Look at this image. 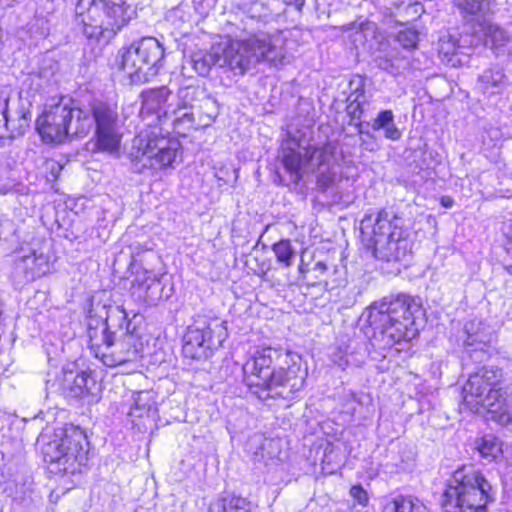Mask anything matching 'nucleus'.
Returning a JSON list of instances; mask_svg holds the SVG:
<instances>
[{"instance_id": "obj_1", "label": "nucleus", "mask_w": 512, "mask_h": 512, "mask_svg": "<svg viewBox=\"0 0 512 512\" xmlns=\"http://www.w3.org/2000/svg\"><path fill=\"white\" fill-rule=\"evenodd\" d=\"M88 112L72 106L70 101L60 100L47 105L36 126L41 138L47 143H61L69 135L86 136L95 124V147L100 152L118 155L122 131L118 113L114 106L96 102Z\"/></svg>"}, {"instance_id": "obj_2", "label": "nucleus", "mask_w": 512, "mask_h": 512, "mask_svg": "<svg viewBox=\"0 0 512 512\" xmlns=\"http://www.w3.org/2000/svg\"><path fill=\"white\" fill-rule=\"evenodd\" d=\"M171 93L166 87L149 90L141 94L140 117L143 127L133 139L130 152L133 161L142 162V167L155 170L173 168L181 148L180 142L168 137L162 125L168 122Z\"/></svg>"}, {"instance_id": "obj_3", "label": "nucleus", "mask_w": 512, "mask_h": 512, "mask_svg": "<svg viewBox=\"0 0 512 512\" xmlns=\"http://www.w3.org/2000/svg\"><path fill=\"white\" fill-rule=\"evenodd\" d=\"M242 371L245 384L261 400H291L304 387L307 377V368L298 353L271 347L256 350Z\"/></svg>"}, {"instance_id": "obj_4", "label": "nucleus", "mask_w": 512, "mask_h": 512, "mask_svg": "<svg viewBox=\"0 0 512 512\" xmlns=\"http://www.w3.org/2000/svg\"><path fill=\"white\" fill-rule=\"evenodd\" d=\"M260 62L273 67L285 64L286 55L279 38L261 34L246 40L226 39L212 45L209 51L193 54L191 58L194 70L201 76L208 75L212 66L243 75Z\"/></svg>"}, {"instance_id": "obj_5", "label": "nucleus", "mask_w": 512, "mask_h": 512, "mask_svg": "<svg viewBox=\"0 0 512 512\" xmlns=\"http://www.w3.org/2000/svg\"><path fill=\"white\" fill-rule=\"evenodd\" d=\"M418 303L408 295H398L388 300L374 302L368 308L367 321L372 328L371 344L378 349L390 348L402 340H410L418 334Z\"/></svg>"}, {"instance_id": "obj_6", "label": "nucleus", "mask_w": 512, "mask_h": 512, "mask_svg": "<svg viewBox=\"0 0 512 512\" xmlns=\"http://www.w3.org/2000/svg\"><path fill=\"white\" fill-rule=\"evenodd\" d=\"M76 18L90 39L113 38L135 15L125 0H77Z\"/></svg>"}, {"instance_id": "obj_7", "label": "nucleus", "mask_w": 512, "mask_h": 512, "mask_svg": "<svg viewBox=\"0 0 512 512\" xmlns=\"http://www.w3.org/2000/svg\"><path fill=\"white\" fill-rule=\"evenodd\" d=\"M502 370L497 367H482L471 374L462 388L464 405L473 413L482 409L492 413L503 425L512 423V411L503 397L500 382Z\"/></svg>"}, {"instance_id": "obj_8", "label": "nucleus", "mask_w": 512, "mask_h": 512, "mask_svg": "<svg viewBox=\"0 0 512 512\" xmlns=\"http://www.w3.org/2000/svg\"><path fill=\"white\" fill-rule=\"evenodd\" d=\"M446 512H485L494 500L490 483L471 466L457 469L448 480L443 494Z\"/></svg>"}, {"instance_id": "obj_9", "label": "nucleus", "mask_w": 512, "mask_h": 512, "mask_svg": "<svg viewBox=\"0 0 512 512\" xmlns=\"http://www.w3.org/2000/svg\"><path fill=\"white\" fill-rule=\"evenodd\" d=\"M41 452L51 473H81L88 463L87 437L77 427L59 428L52 439L44 442Z\"/></svg>"}, {"instance_id": "obj_10", "label": "nucleus", "mask_w": 512, "mask_h": 512, "mask_svg": "<svg viewBox=\"0 0 512 512\" xmlns=\"http://www.w3.org/2000/svg\"><path fill=\"white\" fill-rule=\"evenodd\" d=\"M303 150L304 154L292 147L283 149L282 163L285 170L290 174L291 179L294 182H298L302 177L303 170L313 171L318 169L317 183L321 189L326 190L336 183L340 172L336 146L332 143H327L319 148L303 147Z\"/></svg>"}, {"instance_id": "obj_11", "label": "nucleus", "mask_w": 512, "mask_h": 512, "mask_svg": "<svg viewBox=\"0 0 512 512\" xmlns=\"http://www.w3.org/2000/svg\"><path fill=\"white\" fill-rule=\"evenodd\" d=\"M164 47L154 37H143L119 50L117 63L132 82H147L163 66Z\"/></svg>"}, {"instance_id": "obj_12", "label": "nucleus", "mask_w": 512, "mask_h": 512, "mask_svg": "<svg viewBox=\"0 0 512 512\" xmlns=\"http://www.w3.org/2000/svg\"><path fill=\"white\" fill-rule=\"evenodd\" d=\"M228 336L226 322L210 314H198L187 327L183 354L191 359L208 358Z\"/></svg>"}, {"instance_id": "obj_13", "label": "nucleus", "mask_w": 512, "mask_h": 512, "mask_svg": "<svg viewBox=\"0 0 512 512\" xmlns=\"http://www.w3.org/2000/svg\"><path fill=\"white\" fill-rule=\"evenodd\" d=\"M360 229L363 237L371 245H377V250L385 256H387V250L384 249V244L387 240L405 234L402 219L385 210L379 211L375 216L366 215L361 221ZM388 255L391 254L388 253Z\"/></svg>"}, {"instance_id": "obj_14", "label": "nucleus", "mask_w": 512, "mask_h": 512, "mask_svg": "<svg viewBox=\"0 0 512 512\" xmlns=\"http://www.w3.org/2000/svg\"><path fill=\"white\" fill-rule=\"evenodd\" d=\"M53 269L49 248L44 245L23 247L14 262V277L25 284L41 278Z\"/></svg>"}, {"instance_id": "obj_15", "label": "nucleus", "mask_w": 512, "mask_h": 512, "mask_svg": "<svg viewBox=\"0 0 512 512\" xmlns=\"http://www.w3.org/2000/svg\"><path fill=\"white\" fill-rule=\"evenodd\" d=\"M467 335L466 353L476 361H483L488 356L490 343L494 339V329L483 319L474 318L464 326Z\"/></svg>"}, {"instance_id": "obj_16", "label": "nucleus", "mask_w": 512, "mask_h": 512, "mask_svg": "<svg viewBox=\"0 0 512 512\" xmlns=\"http://www.w3.org/2000/svg\"><path fill=\"white\" fill-rule=\"evenodd\" d=\"M60 391L68 398L97 397L100 386L91 373L78 370H66L59 379Z\"/></svg>"}, {"instance_id": "obj_17", "label": "nucleus", "mask_w": 512, "mask_h": 512, "mask_svg": "<svg viewBox=\"0 0 512 512\" xmlns=\"http://www.w3.org/2000/svg\"><path fill=\"white\" fill-rule=\"evenodd\" d=\"M30 121L31 114L24 102L19 100L16 110L9 109L7 95L0 93V137L6 131L10 132L11 137L24 134Z\"/></svg>"}, {"instance_id": "obj_18", "label": "nucleus", "mask_w": 512, "mask_h": 512, "mask_svg": "<svg viewBox=\"0 0 512 512\" xmlns=\"http://www.w3.org/2000/svg\"><path fill=\"white\" fill-rule=\"evenodd\" d=\"M88 318L87 336L89 347L94 356L104 362V358H106L115 340L114 332L110 330L111 327L101 317L95 318L92 315V311H89Z\"/></svg>"}, {"instance_id": "obj_19", "label": "nucleus", "mask_w": 512, "mask_h": 512, "mask_svg": "<svg viewBox=\"0 0 512 512\" xmlns=\"http://www.w3.org/2000/svg\"><path fill=\"white\" fill-rule=\"evenodd\" d=\"M139 356L137 340L135 336L129 332L124 337L114 340L111 349L104 358V364L109 367L122 365L126 362L134 361Z\"/></svg>"}, {"instance_id": "obj_20", "label": "nucleus", "mask_w": 512, "mask_h": 512, "mask_svg": "<svg viewBox=\"0 0 512 512\" xmlns=\"http://www.w3.org/2000/svg\"><path fill=\"white\" fill-rule=\"evenodd\" d=\"M355 85V90L349 96V104L347 106V112L351 117V124H354L359 134L372 137L365 129L369 126L368 122H362L361 119L364 114V105L366 98L363 93V79L357 77L350 82V87Z\"/></svg>"}, {"instance_id": "obj_21", "label": "nucleus", "mask_w": 512, "mask_h": 512, "mask_svg": "<svg viewBox=\"0 0 512 512\" xmlns=\"http://www.w3.org/2000/svg\"><path fill=\"white\" fill-rule=\"evenodd\" d=\"M463 17L477 25L487 20L494 13V0H454Z\"/></svg>"}, {"instance_id": "obj_22", "label": "nucleus", "mask_w": 512, "mask_h": 512, "mask_svg": "<svg viewBox=\"0 0 512 512\" xmlns=\"http://www.w3.org/2000/svg\"><path fill=\"white\" fill-rule=\"evenodd\" d=\"M508 86V79L501 68H489L479 75L476 88L485 97L500 95Z\"/></svg>"}, {"instance_id": "obj_23", "label": "nucleus", "mask_w": 512, "mask_h": 512, "mask_svg": "<svg viewBox=\"0 0 512 512\" xmlns=\"http://www.w3.org/2000/svg\"><path fill=\"white\" fill-rule=\"evenodd\" d=\"M478 27L479 29L475 32L481 33L484 45L490 47L496 53H499L510 40L509 35L503 28L488 20L480 23Z\"/></svg>"}, {"instance_id": "obj_24", "label": "nucleus", "mask_w": 512, "mask_h": 512, "mask_svg": "<svg viewBox=\"0 0 512 512\" xmlns=\"http://www.w3.org/2000/svg\"><path fill=\"white\" fill-rule=\"evenodd\" d=\"M373 246L374 256L380 260H384L387 262L390 261H406L409 257L410 253V244L405 235H401V237H395L393 239H388L387 243L384 244V249L387 250V253L391 255L385 256L382 255L377 250V245Z\"/></svg>"}, {"instance_id": "obj_25", "label": "nucleus", "mask_w": 512, "mask_h": 512, "mask_svg": "<svg viewBox=\"0 0 512 512\" xmlns=\"http://www.w3.org/2000/svg\"><path fill=\"white\" fill-rule=\"evenodd\" d=\"M135 283L142 290L146 302L152 303L161 297L160 277L153 271L138 272Z\"/></svg>"}, {"instance_id": "obj_26", "label": "nucleus", "mask_w": 512, "mask_h": 512, "mask_svg": "<svg viewBox=\"0 0 512 512\" xmlns=\"http://www.w3.org/2000/svg\"><path fill=\"white\" fill-rule=\"evenodd\" d=\"M382 512H428V509L417 498L396 495L385 500Z\"/></svg>"}, {"instance_id": "obj_27", "label": "nucleus", "mask_w": 512, "mask_h": 512, "mask_svg": "<svg viewBox=\"0 0 512 512\" xmlns=\"http://www.w3.org/2000/svg\"><path fill=\"white\" fill-rule=\"evenodd\" d=\"M155 412L156 402L151 391H140L134 394L133 405L129 411V415L132 418L150 417Z\"/></svg>"}, {"instance_id": "obj_28", "label": "nucleus", "mask_w": 512, "mask_h": 512, "mask_svg": "<svg viewBox=\"0 0 512 512\" xmlns=\"http://www.w3.org/2000/svg\"><path fill=\"white\" fill-rule=\"evenodd\" d=\"M374 131L382 130L384 137L397 141L401 138V131L395 125L394 114L391 110H383L378 113L376 118L369 124Z\"/></svg>"}, {"instance_id": "obj_29", "label": "nucleus", "mask_w": 512, "mask_h": 512, "mask_svg": "<svg viewBox=\"0 0 512 512\" xmlns=\"http://www.w3.org/2000/svg\"><path fill=\"white\" fill-rule=\"evenodd\" d=\"M299 273L303 281H305L308 285H316L324 283L328 284L326 275L328 273V266L323 261H317L313 264L312 267H309L308 264H305L303 260L299 265Z\"/></svg>"}, {"instance_id": "obj_30", "label": "nucleus", "mask_w": 512, "mask_h": 512, "mask_svg": "<svg viewBox=\"0 0 512 512\" xmlns=\"http://www.w3.org/2000/svg\"><path fill=\"white\" fill-rule=\"evenodd\" d=\"M476 449L488 462L497 460L502 455L501 442L492 435H485L476 441Z\"/></svg>"}, {"instance_id": "obj_31", "label": "nucleus", "mask_w": 512, "mask_h": 512, "mask_svg": "<svg viewBox=\"0 0 512 512\" xmlns=\"http://www.w3.org/2000/svg\"><path fill=\"white\" fill-rule=\"evenodd\" d=\"M168 121H171L174 130L180 133L181 130H187L193 126L194 117L193 113L186 106L175 107L172 104V108H170Z\"/></svg>"}, {"instance_id": "obj_32", "label": "nucleus", "mask_w": 512, "mask_h": 512, "mask_svg": "<svg viewBox=\"0 0 512 512\" xmlns=\"http://www.w3.org/2000/svg\"><path fill=\"white\" fill-rule=\"evenodd\" d=\"M217 506V512H251V503L245 498L237 496L224 497Z\"/></svg>"}, {"instance_id": "obj_33", "label": "nucleus", "mask_w": 512, "mask_h": 512, "mask_svg": "<svg viewBox=\"0 0 512 512\" xmlns=\"http://www.w3.org/2000/svg\"><path fill=\"white\" fill-rule=\"evenodd\" d=\"M109 327H118L129 332L130 322L127 320V313L122 306H109L106 311V318L103 320Z\"/></svg>"}, {"instance_id": "obj_34", "label": "nucleus", "mask_w": 512, "mask_h": 512, "mask_svg": "<svg viewBox=\"0 0 512 512\" xmlns=\"http://www.w3.org/2000/svg\"><path fill=\"white\" fill-rule=\"evenodd\" d=\"M329 357L334 365H337L341 369H345L354 363V360L352 359L353 351H351L350 344L343 343L331 348Z\"/></svg>"}, {"instance_id": "obj_35", "label": "nucleus", "mask_w": 512, "mask_h": 512, "mask_svg": "<svg viewBox=\"0 0 512 512\" xmlns=\"http://www.w3.org/2000/svg\"><path fill=\"white\" fill-rule=\"evenodd\" d=\"M272 250L279 263L283 264L285 267L292 265L295 258V249L290 240H281L275 243Z\"/></svg>"}, {"instance_id": "obj_36", "label": "nucleus", "mask_w": 512, "mask_h": 512, "mask_svg": "<svg viewBox=\"0 0 512 512\" xmlns=\"http://www.w3.org/2000/svg\"><path fill=\"white\" fill-rule=\"evenodd\" d=\"M43 168L46 181L49 183L55 182L63 169L62 165L53 159L46 160L43 164Z\"/></svg>"}, {"instance_id": "obj_37", "label": "nucleus", "mask_w": 512, "mask_h": 512, "mask_svg": "<svg viewBox=\"0 0 512 512\" xmlns=\"http://www.w3.org/2000/svg\"><path fill=\"white\" fill-rule=\"evenodd\" d=\"M397 41L405 49L415 48L418 42V33L412 30L400 31L397 35Z\"/></svg>"}, {"instance_id": "obj_38", "label": "nucleus", "mask_w": 512, "mask_h": 512, "mask_svg": "<svg viewBox=\"0 0 512 512\" xmlns=\"http://www.w3.org/2000/svg\"><path fill=\"white\" fill-rule=\"evenodd\" d=\"M349 494L357 504L363 507L366 506L369 502L368 494L361 485L352 486Z\"/></svg>"}, {"instance_id": "obj_39", "label": "nucleus", "mask_w": 512, "mask_h": 512, "mask_svg": "<svg viewBox=\"0 0 512 512\" xmlns=\"http://www.w3.org/2000/svg\"><path fill=\"white\" fill-rule=\"evenodd\" d=\"M167 20L171 21L173 24L177 25L176 21H184V11L180 7H175L168 11Z\"/></svg>"}, {"instance_id": "obj_40", "label": "nucleus", "mask_w": 512, "mask_h": 512, "mask_svg": "<svg viewBox=\"0 0 512 512\" xmlns=\"http://www.w3.org/2000/svg\"><path fill=\"white\" fill-rule=\"evenodd\" d=\"M15 233L14 226L9 220L1 224L0 239L8 240L9 236Z\"/></svg>"}, {"instance_id": "obj_41", "label": "nucleus", "mask_w": 512, "mask_h": 512, "mask_svg": "<svg viewBox=\"0 0 512 512\" xmlns=\"http://www.w3.org/2000/svg\"><path fill=\"white\" fill-rule=\"evenodd\" d=\"M18 203L24 206L25 209L34 205L33 196L30 194H21L18 196Z\"/></svg>"}, {"instance_id": "obj_42", "label": "nucleus", "mask_w": 512, "mask_h": 512, "mask_svg": "<svg viewBox=\"0 0 512 512\" xmlns=\"http://www.w3.org/2000/svg\"><path fill=\"white\" fill-rule=\"evenodd\" d=\"M442 205L445 207H451L452 199L450 198H442Z\"/></svg>"}, {"instance_id": "obj_43", "label": "nucleus", "mask_w": 512, "mask_h": 512, "mask_svg": "<svg viewBox=\"0 0 512 512\" xmlns=\"http://www.w3.org/2000/svg\"><path fill=\"white\" fill-rule=\"evenodd\" d=\"M354 27H355V24L351 23V24L343 26V29H344V31H350V30L354 29Z\"/></svg>"}, {"instance_id": "obj_44", "label": "nucleus", "mask_w": 512, "mask_h": 512, "mask_svg": "<svg viewBox=\"0 0 512 512\" xmlns=\"http://www.w3.org/2000/svg\"><path fill=\"white\" fill-rule=\"evenodd\" d=\"M380 67H382L384 70H388L390 73H394L393 69L388 66V64L386 63L385 66H383L382 64H380Z\"/></svg>"}, {"instance_id": "obj_45", "label": "nucleus", "mask_w": 512, "mask_h": 512, "mask_svg": "<svg viewBox=\"0 0 512 512\" xmlns=\"http://www.w3.org/2000/svg\"><path fill=\"white\" fill-rule=\"evenodd\" d=\"M18 0H6L8 6H12L14 3H16Z\"/></svg>"}, {"instance_id": "obj_46", "label": "nucleus", "mask_w": 512, "mask_h": 512, "mask_svg": "<svg viewBox=\"0 0 512 512\" xmlns=\"http://www.w3.org/2000/svg\"><path fill=\"white\" fill-rule=\"evenodd\" d=\"M216 176H217L218 180H220V181H224L225 183H227V182H228V180H224L222 177L218 176V174H217Z\"/></svg>"}, {"instance_id": "obj_47", "label": "nucleus", "mask_w": 512, "mask_h": 512, "mask_svg": "<svg viewBox=\"0 0 512 512\" xmlns=\"http://www.w3.org/2000/svg\"><path fill=\"white\" fill-rule=\"evenodd\" d=\"M233 173L235 174L234 176V180L236 181V179L238 178V175H237V170H234Z\"/></svg>"}, {"instance_id": "obj_48", "label": "nucleus", "mask_w": 512, "mask_h": 512, "mask_svg": "<svg viewBox=\"0 0 512 512\" xmlns=\"http://www.w3.org/2000/svg\"><path fill=\"white\" fill-rule=\"evenodd\" d=\"M296 146L298 147V149L302 148L300 143H297Z\"/></svg>"}, {"instance_id": "obj_49", "label": "nucleus", "mask_w": 512, "mask_h": 512, "mask_svg": "<svg viewBox=\"0 0 512 512\" xmlns=\"http://www.w3.org/2000/svg\"><path fill=\"white\" fill-rule=\"evenodd\" d=\"M285 2H291L292 0H284Z\"/></svg>"}]
</instances>
